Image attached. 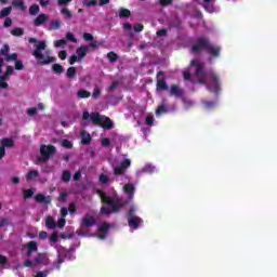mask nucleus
<instances>
[{
  "label": "nucleus",
  "mask_w": 277,
  "mask_h": 277,
  "mask_svg": "<svg viewBox=\"0 0 277 277\" xmlns=\"http://www.w3.org/2000/svg\"><path fill=\"white\" fill-rule=\"evenodd\" d=\"M157 3L162 8H168V5H172V0H157Z\"/></svg>",
  "instance_id": "44"
},
{
  "label": "nucleus",
  "mask_w": 277,
  "mask_h": 277,
  "mask_svg": "<svg viewBox=\"0 0 277 277\" xmlns=\"http://www.w3.org/2000/svg\"><path fill=\"white\" fill-rule=\"evenodd\" d=\"M34 196V190L26 189L24 190V198H31Z\"/></svg>",
  "instance_id": "57"
},
{
  "label": "nucleus",
  "mask_w": 277,
  "mask_h": 277,
  "mask_svg": "<svg viewBox=\"0 0 277 277\" xmlns=\"http://www.w3.org/2000/svg\"><path fill=\"white\" fill-rule=\"evenodd\" d=\"M75 75H77V68H75V67H69V68L67 69V77H68L69 79H72V77H74Z\"/></svg>",
  "instance_id": "43"
},
{
  "label": "nucleus",
  "mask_w": 277,
  "mask_h": 277,
  "mask_svg": "<svg viewBox=\"0 0 277 277\" xmlns=\"http://www.w3.org/2000/svg\"><path fill=\"white\" fill-rule=\"evenodd\" d=\"M62 146H64V148H72V143L68 140H64Z\"/></svg>",
  "instance_id": "56"
},
{
  "label": "nucleus",
  "mask_w": 277,
  "mask_h": 277,
  "mask_svg": "<svg viewBox=\"0 0 277 277\" xmlns=\"http://www.w3.org/2000/svg\"><path fill=\"white\" fill-rule=\"evenodd\" d=\"M67 55H68V53L64 50L58 52L60 60H66Z\"/></svg>",
  "instance_id": "62"
},
{
  "label": "nucleus",
  "mask_w": 277,
  "mask_h": 277,
  "mask_svg": "<svg viewBox=\"0 0 277 277\" xmlns=\"http://www.w3.org/2000/svg\"><path fill=\"white\" fill-rule=\"evenodd\" d=\"M91 93L89 91L85 90H79L77 92V96L78 98H90Z\"/></svg>",
  "instance_id": "30"
},
{
  "label": "nucleus",
  "mask_w": 277,
  "mask_h": 277,
  "mask_svg": "<svg viewBox=\"0 0 277 277\" xmlns=\"http://www.w3.org/2000/svg\"><path fill=\"white\" fill-rule=\"evenodd\" d=\"M12 5L13 8H19L22 12H25L27 10V6L25 5V2L23 0H13Z\"/></svg>",
  "instance_id": "22"
},
{
  "label": "nucleus",
  "mask_w": 277,
  "mask_h": 277,
  "mask_svg": "<svg viewBox=\"0 0 277 277\" xmlns=\"http://www.w3.org/2000/svg\"><path fill=\"white\" fill-rule=\"evenodd\" d=\"M47 276H49V271L38 272L35 277H47Z\"/></svg>",
  "instance_id": "64"
},
{
  "label": "nucleus",
  "mask_w": 277,
  "mask_h": 277,
  "mask_svg": "<svg viewBox=\"0 0 277 277\" xmlns=\"http://www.w3.org/2000/svg\"><path fill=\"white\" fill-rule=\"evenodd\" d=\"M107 57H108L109 62L114 63V62H117V60H118V54H115L114 52H109V53L107 54Z\"/></svg>",
  "instance_id": "47"
},
{
  "label": "nucleus",
  "mask_w": 277,
  "mask_h": 277,
  "mask_svg": "<svg viewBox=\"0 0 277 277\" xmlns=\"http://www.w3.org/2000/svg\"><path fill=\"white\" fill-rule=\"evenodd\" d=\"M100 183H102V185H109L111 183V180L106 174H101Z\"/></svg>",
  "instance_id": "32"
},
{
  "label": "nucleus",
  "mask_w": 277,
  "mask_h": 277,
  "mask_svg": "<svg viewBox=\"0 0 277 277\" xmlns=\"http://www.w3.org/2000/svg\"><path fill=\"white\" fill-rule=\"evenodd\" d=\"M64 256L58 254L57 261L54 262V269H62V263H64Z\"/></svg>",
  "instance_id": "31"
},
{
  "label": "nucleus",
  "mask_w": 277,
  "mask_h": 277,
  "mask_svg": "<svg viewBox=\"0 0 277 277\" xmlns=\"http://www.w3.org/2000/svg\"><path fill=\"white\" fill-rule=\"evenodd\" d=\"M0 144V146H3V148H12L14 147V140L5 137L1 140Z\"/></svg>",
  "instance_id": "19"
},
{
  "label": "nucleus",
  "mask_w": 277,
  "mask_h": 277,
  "mask_svg": "<svg viewBox=\"0 0 277 277\" xmlns=\"http://www.w3.org/2000/svg\"><path fill=\"white\" fill-rule=\"evenodd\" d=\"M96 224V219H94L93 215L85 214L84 217L81 221V226H84L85 228H92Z\"/></svg>",
  "instance_id": "15"
},
{
  "label": "nucleus",
  "mask_w": 277,
  "mask_h": 277,
  "mask_svg": "<svg viewBox=\"0 0 277 277\" xmlns=\"http://www.w3.org/2000/svg\"><path fill=\"white\" fill-rule=\"evenodd\" d=\"M200 51H207L210 55L209 62L213 60H217L222 53V45L220 44H212L209 42L207 37H199L197 42L193 45V53H200Z\"/></svg>",
  "instance_id": "4"
},
{
  "label": "nucleus",
  "mask_w": 277,
  "mask_h": 277,
  "mask_svg": "<svg viewBox=\"0 0 277 277\" xmlns=\"http://www.w3.org/2000/svg\"><path fill=\"white\" fill-rule=\"evenodd\" d=\"M12 75H14V67L8 66L6 71L4 72V75H2V77H4L5 79H10Z\"/></svg>",
  "instance_id": "35"
},
{
  "label": "nucleus",
  "mask_w": 277,
  "mask_h": 277,
  "mask_svg": "<svg viewBox=\"0 0 277 277\" xmlns=\"http://www.w3.org/2000/svg\"><path fill=\"white\" fill-rule=\"evenodd\" d=\"M49 18V15L47 14H40L37 18H35V27H40V25H44Z\"/></svg>",
  "instance_id": "17"
},
{
  "label": "nucleus",
  "mask_w": 277,
  "mask_h": 277,
  "mask_svg": "<svg viewBox=\"0 0 277 277\" xmlns=\"http://www.w3.org/2000/svg\"><path fill=\"white\" fill-rule=\"evenodd\" d=\"M12 14V6L4 8L0 12V18H5V16H10Z\"/></svg>",
  "instance_id": "29"
},
{
  "label": "nucleus",
  "mask_w": 277,
  "mask_h": 277,
  "mask_svg": "<svg viewBox=\"0 0 277 277\" xmlns=\"http://www.w3.org/2000/svg\"><path fill=\"white\" fill-rule=\"evenodd\" d=\"M120 209H101L100 215H111V213H118Z\"/></svg>",
  "instance_id": "24"
},
{
  "label": "nucleus",
  "mask_w": 277,
  "mask_h": 277,
  "mask_svg": "<svg viewBox=\"0 0 277 277\" xmlns=\"http://www.w3.org/2000/svg\"><path fill=\"white\" fill-rule=\"evenodd\" d=\"M3 27H12V18L6 17Z\"/></svg>",
  "instance_id": "63"
},
{
  "label": "nucleus",
  "mask_w": 277,
  "mask_h": 277,
  "mask_svg": "<svg viewBox=\"0 0 277 277\" xmlns=\"http://www.w3.org/2000/svg\"><path fill=\"white\" fill-rule=\"evenodd\" d=\"M40 176V172L38 170H31L26 174V181H36Z\"/></svg>",
  "instance_id": "21"
},
{
  "label": "nucleus",
  "mask_w": 277,
  "mask_h": 277,
  "mask_svg": "<svg viewBox=\"0 0 277 277\" xmlns=\"http://www.w3.org/2000/svg\"><path fill=\"white\" fill-rule=\"evenodd\" d=\"M35 198L37 202H41L43 205H49L51 202V196H44L42 194H39Z\"/></svg>",
  "instance_id": "18"
},
{
  "label": "nucleus",
  "mask_w": 277,
  "mask_h": 277,
  "mask_svg": "<svg viewBox=\"0 0 277 277\" xmlns=\"http://www.w3.org/2000/svg\"><path fill=\"white\" fill-rule=\"evenodd\" d=\"M8 53H10V45L5 44L3 45V48L0 51V55H4L5 57L9 55Z\"/></svg>",
  "instance_id": "48"
},
{
  "label": "nucleus",
  "mask_w": 277,
  "mask_h": 277,
  "mask_svg": "<svg viewBox=\"0 0 277 277\" xmlns=\"http://www.w3.org/2000/svg\"><path fill=\"white\" fill-rule=\"evenodd\" d=\"M45 226H48L49 228H55V226H57V223H55L53 216H48L45 221Z\"/></svg>",
  "instance_id": "27"
},
{
  "label": "nucleus",
  "mask_w": 277,
  "mask_h": 277,
  "mask_svg": "<svg viewBox=\"0 0 277 277\" xmlns=\"http://www.w3.org/2000/svg\"><path fill=\"white\" fill-rule=\"evenodd\" d=\"M172 111H176V105H168V100L163 98L158 108L156 109V116H163V114H170Z\"/></svg>",
  "instance_id": "9"
},
{
  "label": "nucleus",
  "mask_w": 277,
  "mask_h": 277,
  "mask_svg": "<svg viewBox=\"0 0 277 277\" xmlns=\"http://www.w3.org/2000/svg\"><path fill=\"white\" fill-rule=\"evenodd\" d=\"M83 40H85L87 42H90V41L94 40V36H92V34H90V32H84Z\"/></svg>",
  "instance_id": "53"
},
{
  "label": "nucleus",
  "mask_w": 277,
  "mask_h": 277,
  "mask_svg": "<svg viewBox=\"0 0 277 277\" xmlns=\"http://www.w3.org/2000/svg\"><path fill=\"white\" fill-rule=\"evenodd\" d=\"M126 219L128 226H130L132 230H137L140 226L144 224V220L135 214V209H130L126 214Z\"/></svg>",
  "instance_id": "6"
},
{
  "label": "nucleus",
  "mask_w": 277,
  "mask_h": 277,
  "mask_svg": "<svg viewBox=\"0 0 277 277\" xmlns=\"http://www.w3.org/2000/svg\"><path fill=\"white\" fill-rule=\"evenodd\" d=\"M85 55H88V45H81L77 49L76 55L69 57V64L72 66L76 62H81Z\"/></svg>",
  "instance_id": "11"
},
{
  "label": "nucleus",
  "mask_w": 277,
  "mask_h": 277,
  "mask_svg": "<svg viewBox=\"0 0 277 277\" xmlns=\"http://www.w3.org/2000/svg\"><path fill=\"white\" fill-rule=\"evenodd\" d=\"M157 90H168V83H166V75L163 71L157 74Z\"/></svg>",
  "instance_id": "13"
},
{
  "label": "nucleus",
  "mask_w": 277,
  "mask_h": 277,
  "mask_svg": "<svg viewBox=\"0 0 277 277\" xmlns=\"http://www.w3.org/2000/svg\"><path fill=\"white\" fill-rule=\"evenodd\" d=\"M28 42L30 44H34V57H36L37 62L41 66H45L47 64H52V62H55V58L52 57L51 51L47 50V42L45 41H38L36 38H29Z\"/></svg>",
  "instance_id": "3"
},
{
  "label": "nucleus",
  "mask_w": 277,
  "mask_h": 277,
  "mask_svg": "<svg viewBox=\"0 0 277 277\" xmlns=\"http://www.w3.org/2000/svg\"><path fill=\"white\" fill-rule=\"evenodd\" d=\"M202 107L207 111H211V109H215V107H217V102L203 100L202 101Z\"/></svg>",
  "instance_id": "16"
},
{
  "label": "nucleus",
  "mask_w": 277,
  "mask_h": 277,
  "mask_svg": "<svg viewBox=\"0 0 277 277\" xmlns=\"http://www.w3.org/2000/svg\"><path fill=\"white\" fill-rule=\"evenodd\" d=\"M123 29L130 31V37L133 38V25L130 23L123 24Z\"/></svg>",
  "instance_id": "41"
},
{
  "label": "nucleus",
  "mask_w": 277,
  "mask_h": 277,
  "mask_svg": "<svg viewBox=\"0 0 277 277\" xmlns=\"http://www.w3.org/2000/svg\"><path fill=\"white\" fill-rule=\"evenodd\" d=\"M158 169L153 163H146L142 169L136 170L135 175L140 179L142 174H155Z\"/></svg>",
  "instance_id": "12"
},
{
  "label": "nucleus",
  "mask_w": 277,
  "mask_h": 277,
  "mask_svg": "<svg viewBox=\"0 0 277 277\" xmlns=\"http://www.w3.org/2000/svg\"><path fill=\"white\" fill-rule=\"evenodd\" d=\"M60 27H62V24L57 19H54L50 23V29H60Z\"/></svg>",
  "instance_id": "42"
},
{
  "label": "nucleus",
  "mask_w": 277,
  "mask_h": 277,
  "mask_svg": "<svg viewBox=\"0 0 277 277\" xmlns=\"http://www.w3.org/2000/svg\"><path fill=\"white\" fill-rule=\"evenodd\" d=\"M44 259H47V254H44V253H39V254L35 258L34 262L37 263V264H40V263H43V262H44Z\"/></svg>",
  "instance_id": "37"
},
{
  "label": "nucleus",
  "mask_w": 277,
  "mask_h": 277,
  "mask_svg": "<svg viewBox=\"0 0 277 277\" xmlns=\"http://www.w3.org/2000/svg\"><path fill=\"white\" fill-rule=\"evenodd\" d=\"M54 47L60 48V47H66V39H61L54 42Z\"/></svg>",
  "instance_id": "52"
},
{
  "label": "nucleus",
  "mask_w": 277,
  "mask_h": 277,
  "mask_svg": "<svg viewBox=\"0 0 277 277\" xmlns=\"http://www.w3.org/2000/svg\"><path fill=\"white\" fill-rule=\"evenodd\" d=\"M68 212L70 213V215H75L77 213V209H62L61 217L65 220L66 215H68Z\"/></svg>",
  "instance_id": "23"
},
{
  "label": "nucleus",
  "mask_w": 277,
  "mask_h": 277,
  "mask_svg": "<svg viewBox=\"0 0 277 277\" xmlns=\"http://www.w3.org/2000/svg\"><path fill=\"white\" fill-rule=\"evenodd\" d=\"M72 0H57V4L61 8H64V5H67L68 3H71Z\"/></svg>",
  "instance_id": "58"
},
{
  "label": "nucleus",
  "mask_w": 277,
  "mask_h": 277,
  "mask_svg": "<svg viewBox=\"0 0 277 277\" xmlns=\"http://www.w3.org/2000/svg\"><path fill=\"white\" fill-rule=\"evenodd\" d=\"M155 122V118L153 115H147L143 119H138L136 121L137 127H141L144 135H148L150 133V127H153V123Z\"/></svg>",
  "instance_id": "8"
},
{
  "label": "nucleus",
  "mask_w": 277,
  "mask_h": 277,
  "mask_svg": "<svg viewBox=\"0 0 277 277\" xmlns=\"http://www.w3.org/2000/svg\"><path fill=\"white\" fill-rule=\"evenodd\" d=\"M100 96H101V89H98V87H95L94 91H93V94H92V97L93 98H98Z\"/></svg>",
  "instance_id": "54"
},
{
  "label": "nucleus",
  "mask_w": 277,
  "mask_h": 277,
  "mask_svg": "<svg viewBox=\"0 0 277 277\" xmlns=\"http://www.w3.org/2000/svg\"><path fill=\"white\" fill-rule=\"evenodd\" d=\"M66 40H68L69 42H77V38L75 37V35L72 32L66 34Z\"/></svg>",
  "instance_id": "49"
},
{
  "label": "nucleus",
  "mask_w": 277,
  "mask_h": 277,
  "mask_svg": "<svg viewBox=\"0 0 277 277\" xmlns=\"http://www.w3.org/2000/svg\"><path fill=\"white\" fill-rule=\"evenodd\" d=\"M12 36H23L24 30L23 28H15L11 31Z\"/></svg>",
  "instance_id": "51"
},
{
  "label": "nucleus",
  "mask_w": 277,
  "mask_h": 277,
  "mask_svg": "<svg viewBox=\"0 0 277 277\" xmlns=\"http://www.w3.org/2000/svg\"><path fill=\"white\" fill-rule=\"evenodd\" d=\"M82 5H84V8H94L98 5V0H83Z\"/></svg>",
  "instance_id": "25"
},
{
  "label": "nucleus",
  "mask_w": 277,
  "mask_h": 277,
  "mask_svg": "<svg viewBox=\"0 0 277 277\" xmlns=\"http://www.w3.org/2000/svg\"><path fill=\"white\" fill-rule=\"evenodd\" d=\"M144 30V25L142 24H135L134 25V31L140 32Z\"/></svg>",
  "instance_id": "61"
},
{
  "label": "nucleus",
  "mask_w": 277,
  "mask_h": 277,
  "mask_svg": "<svg viewBox=\"0 0 277 277\" xmlns=\"http://www.w3.org/2000/svg\"><path fill=\"white\" fill-rule=\"evenodd\" d=\"M185 81H192V83H201L206 85L209 92L220 94L222 90V79L217 72L213 70H207L205 63L196 58L190 62V66L183 72Z\"/></svg>",
  "instance_id": "2"
},
{
  "label": "nucleus",
  "mask_w": 277,
  "mask_h": 277,
  "mask_svg": "<svg viewBox=\"0 0 277 277\" xmlns=\"http://www.w3.org/2000/svg\"><path fill=\"white\" fill-rule=\"evenodd\" d=\"M40 153L41 157L39 158V161H49V158L55 155V147L52 145H41Z\"/></svg>",
  "instance_id": "10"
},
{
  "label": "nucleus",
  "mask_w": 277,
  "mask_h": 277,
  "mask_svg": "<svg viewBox=\"0 0 277 277\" xmlns=\"http://www.w3.org/2000/svg\"><path fill=\"white\" fill-rule=\"evenodd\" d=\"M27 114L28 116H36V114H38V108L36 107L29 108Z\"/></svg>",
  "instance_id": "60"
},
{
  "label": "nucleus",
  "mask_w": 277,
  "mask_h": 277,
  "mask_svg": "<svg viewBox=\"0 0 277 277\" xmlns=\"http://www.w3.org/2000/svg\"><path fill=\"white\" fill-rule=\"evenodd\" d=\"M10 79L5 78V76H0V88L3 90H8V82Z\"/></svg>",
  "instance_id": "36"
},
{
  "label": "nucleus",
  "mask_w": 277,
  "mask_h": 277,
  "mask_svg": "<svg viewBox=\"0 0 277 277\" xmlns=\"http://www.w3.org/2000/svg\"><path fill=\"white\" fill-rule=\"evenodd\" d=\"M10 225V220L8 219H0V228H3L4 226Z\"/></svg>",
  "instance_id": "55"
},
{
  "label": "nucleus",
  "mask_w": 277,
  "mask_h": 277,
  "mask_svg": "<svg viewBox=\"0 0 277 277\" xmlns=\"http://www.w3.org/2000/svg\"><path fill=\"white\" fill-rule=\"evenodd\" d=\"M81 137H82V144H90V142H92V136H90V134L87 133L85 131L81 132Z\"/></svg>",
  "instance_id": "26"
},
{
  "label": "nucleus",
  "mask_w": 277,
  "mask_h": 277,
  "mask_svg": "<svg viewBox=\"0 0 277 277\" xmlns=\"http://www.w3.org/2000/svg\"><path fill=\"white\" fill-rule=\"evenodd\" d=\"M71 177L72 174L70 173V171L63 172L62 180L65 181V183H68V181H70Z\"/></svg>",
  "instance_id": "39"
},
{
  "label": "nucleus",
  "mask_w": 277,
  "mask_h": 277,
  "mask_svg": "<svg viewBox=\"0 0 277 277\" xmlns=\"http://www.w3.org/2000/svg\"><path fill=\"white\" fill-rule=\"evenodd\" d=\"M131 16V11L128 9H120L119 10V18H129Z\"/></svg>",
  "instance_id": "28"
},
{
  "label": "nucleus",
  "mask_w": 277,
  "mask_h": 277,
  "mask_svg": "<svg viewBox=\"0 0 277 277\" xmlns=\"http://www.w3.org/2000/svg\"><path fill=\"white\" fill-rule=\"evenodd\" d=\"M109 228H111V225L107 222H104L97 227V230L98 233L108 235Z\"/></svg>",
  "instance_id": "20"
},
{
  "label": "nucleus",
  "mask_w": 277,
  "mask_h": 277,
  "mask_svg": "<svg viewBox=\"0 0 277 277\" xmlns=\"http://www.w3.org/2000/svg\"><path fill=\"white\" fill-rule=\"evenodd\" d=\"M50 241H52V243H57V241H60V234L57 232H53L50 236Z\"/></svg>",
  "instance_id": "40"
},
{
  "label": "nucleus",
  "mask_w": 277,
  "mask_h": 277,
  "mask_svg": "<svg viewBox=\"0 0 277 277\" xmlns=\"http://www.w3.org/2000/svg\"><path fill=\"white\" fill-rule=\"evenodd\" d=\"M185 95V91L176 85V84H172L170 87V96H174L175 98H183V96Z\"/></svg>",
  "instance_id": "14"
},
{
  "label": "nucleus",
  "mask_w": 277,
  "mask_h": 277,
  "mask_svg": "<svg viewBox=\"0 0 277 277\" xmlns=\"http://www.w3.org/2000/svg\"><path fill=\"white\" fill-rule=\"evenodd\" d=\"M6 62H16V60H18V54L13 53V54H8L5 57Z\"/></svg>",
  "instance_id": "45"
},
{
  "label": "nucleus",
  "mask_w": 277,
  "mask_h": 277,
  "mask_svg": "<svg viewBox=\"0 0 277 277\" xmlns=\"http://www.w3.org/2000/svg\"><path fill=\"white\" fill-rule=\"evenodd\" d=\"M27 248H28V250H30V252H38V242L29 241L27 243Z\"/></svg>",
  "instance_id": "33"
},
{
  "label": "nucleus",
  "mask_w": 277,
  "mask_h": 277,
  "mask_svg": "<svg viewBox=\"0 0 277 277\" xmlns=\"http://www.w3.org/2000/svg\"><path fill=\"white\" fill-rule=\"evenodd\" d=\"M57 226L58 228H64V226H66V219L61 217L57 222Z\"/></svg>",
  "instance_id": "59"
},
{
  "label": "nucleus",
  "mask_w": 277,
  "mask_h": 277,
  "mask_svg": "<svg viewBox=\"0 0 277 277\" xmlns=\"http://www.w3.org/2000/svg\"><path fill=\"white\" fill-rule=\"evenodd\" d=\"M198 3L208 12L209 14H217L220 12V6L215 5V0H193Z\"/></svg>",
  "instance_id": "7"
},
{
  "label": "nucleus",
  "mask_w": 277,
  "mask_h": 277,
  "mask_svg": "<svg viewBox=\"0 0 277 277\" xmlns=\"http://www.w3.org/2000/svg\"><path fill=\"white\" fill-rule=\"evenodd\" d=\"M61 14H63V16H65V18H72V13H70L68 8H63L61 10Z\"/></svg>",
  "instance_id": "38"
},
{
  "label": "nucleus",
  "mask_w": 277,
  "mask_h": 277,
  "mask_svg": "<svg viewBox=\"0 0 277 277\" xmlns=\"http://www.w3.org/2000/svg\"><path fill=\"white\" fill-rule=\"evenodd\" d=\"M52 68L54 70V72H64V67L62 65H60V64H54L52 66Z\"/></svg>",
  "instance_id": "50"
},
{
  "label": "nucleus",
  "mask_w": 277,
  "mask_h": 277,
  "mask_svg": "<svg viewBox=\"0 0 277 277\" xmlns=\"http://www.w3.org/2000/svg\"><path fill=\"white\" fill-rule=\"evenodd\" d=\"M185 109H189V107H194V101L184 98L183 100Z\"/></svg>",
  "instance_id": "46"
},
{
  "label": "nucleus",
  "mask_w": 277,
  "mask_h": 277,
  "mask_svg": "<svg viewBox=\"0 0 277 277\" xmlns=\"http://www.w3.org/2000/svg\"><path fill=\"white\" fill-rule=\"evenodd\" d=\"M82 118V124L84 127H88L90 122H92V124H100L101 127H103V129H111L114 127V122H111V119L106 116L100 115L98 113H92L90 115L89 111H84Z\"/></svg>",
  "instance_id": "5"
},
{
  "label": "nucleus",
  "mask_w": 277,
  "mask_h": 277,
  "mask_svg": "<svg viewBox=\"0 0 277 277\" xmlns=\"http://www.w3.org/2000/svg\"><path fill=\"white\" fill-rule=\"evenodd\" d=\"M111 166L115 180L117 183H120V185H123L122 189L127 200L120 198L116 190H113L110 195L103 192H100L98 194L102 202L107 205V207H111L113 209H122V207H127L135 196V185L131 183V176L127 174V170L131 168V159L124 155L119 156L111 162Z\"/></svg>",
  "instance_id": "1"
},
{
  "label": "nucleus",
  "mask_w": 277,
  "mask_h": 277,
  "mask_svg": "<svg viewBox=\"0 0 277 277\" xmlns=\"http://www.w3.org/2000/svg\"><path fill=\"white\" fill-rule=\"evenodd\" d=\"M40 12V6H38V4H34L29 8V14L31 16H36V14H38Z\"/></svg>",
  "instance_id": "34"
}]
</instances>
